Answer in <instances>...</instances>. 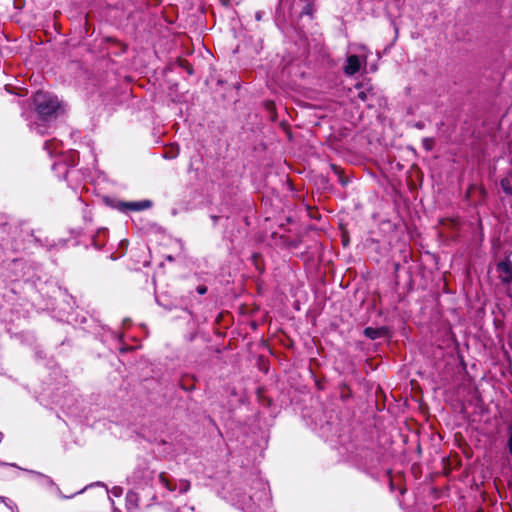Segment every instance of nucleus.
Returning <instances> with one entry per match:
<instances>
[{"mask_svg":"<svg viewBox=\"0 0 512 512\" xmlns=\"http://www.w3.org/2000/svg\"><path fill=\"white\" fill-rule=\"evenodd\" d=\"M212 218H213L214 221H216L218 219L217 216H213Z\"/></svg>","mask_w":512,"mask_h":512,"instance_id":"24","label":"nucleus"},{"mask_svg":"<svg viewBox=\"0 0 512 512\" xmlns=\"http://www.w3.org/2000/svg\"><path fill=\"white\" fill-rule=\"evenodd\" d=\"M61 142L57 140H49L45 142L44 149L48 152L50 156H53L57 153H60L59 148L61 146Z\"/></svg>","mask_w":512,"mask_h":512,"instance_id":"7","label":"nucleus"},{"mask_svg":"<svg viewBox=\"0 0 512 512\" xmlns=\"http://www.w3.org/2000/svg\"><path fill=\"white\" fill-rule=\"evenodd\" d=\"M113 512H121L119 509L113 507Z\"/></svg>","mask_w":512,"mask_h":512,"instance_id":"22","label":"nucleus"},{"mask_svg":"<svg viewBox=\"0 0 512 512\" xmlns=\"http://www.w3.org/2000/svg\"><path fill=\"white\" fill-rule=\"evenodd\" d=\"M152 206V202L150 200H142V201H114L112 207L120 212L126 213L128 211H142L149 209Z\"/></svg>","mask_w":512,"mask_h":512,"instance_id":"3","label":"nucleus"},{"mask_svg":"<svg viewBox=\"0 0 512 512\" xmlns=\"http://www.w3.org/2000/svg\"><path fill=\"white\" fill-rule=\"evenodd\" d=\"M357 89H359L357 97L363 101L367 102L372 95V89L371 87H366L364 84H360L356 86Z\"/></svg>","mask_w":512,"mask_h":512,"instance_id":"8","label":"nucleus"},{"mask_svg":"<svg viewBox=\"0 0 512 512\" xmlns=\"http://www.w3.org/2000/svg\"><path fill=\"white\" fill-rule=\"evenodd\" d=\"M349 48L353 49L357 54H350L347 56L344 73L347 76H353L360 71L362 65L366 64L369 50L366 46L360 44L350 45Z\"/></svg>","mask_w":512,"mask_h":512,"instance_id":"2","label":"nucleus"},{"mask_svg":"<svg viewBox=\"0 0 512 512\" xmlns=\"http://www.w3.org/2000/svg\"><path fill=\"white\" fill-rule=\"evenodd\" d=\"M159 481L167 488L169 491L179 490V493H186L190 489V482L184 479H181L177 482H172L169 480L164 474L159 475Z\"/></svg>","mask_w":512,"mask_h":512,"instance_id":"4","label":"nucleus"},{"mask_svg":"<svg viewBox=\"0 0 512 512\" xmlns=\"http://www.w3.org/2000/svg\"><path fill=\"white\" fill-rule=\"evenodd\" d=\"M66 173H67V169L65 168L63 171V175H66Z\"/></svg>","mask_w":512,"mask_h":512,"instance_id":"23","label":"nucleus"},{"mask_svg":"<svg viewBox=\"0 0 512 512\" xmlns=\"http://www.w3.org/2000/svg\"><path fill=\"white\" fill-rule=\"evenodd\" d=\"M1 502L4 503L6 505V507L9 508L12 512H14L16 505L13 501H11L10 499H8L6 497L0 496V503Z\"/></svg>","mask_w":512,"mask_h":512,"instance_id":"13","label":"nucleus"},{"mask_svg":"<svg viewBox=\"0 0 512 512\" xmlns=\"http://www.w3.org/2000/svg\"><path fill=\"white\" fill-rule=\"evenodd\" d=\"M2 441V434L0 433V442Z\"/></svg>","mask_w":512,"mask_h":512,"instance_id":"26","label":"nucleus"},{"mask_svg":"<svg viewBox=\"0 0 512 512\" xmlns=\"http://www.w3.org/2000/svg\"><path fill=\"white\" fill-rule=\"evenodd\" d=\"M197 292L200 295H204L207 292V287L205 285H200L197 287Z\"/></svg>","mask_w":512,"mask_h":512,"instance_id":"18","label":"nucleus"},{"mask_svg":"<svg viewBox=\"0 0 512 512\" xmlns=\"http://www.w3.org/2000/svg\"><path fill=\"white\" fill-rule=\"evenodd\" d=\"M93 243H94L95 248H97V249L102 247V244L98 243L97 240H95V239L93 240Z\"/></svg>","mask_w":512,"mask_h":512,"instance_id":"20","label":"nucleus"},{"mask_svg":"<svg viewBox=\"0 0 512 512\" xmlns=\"http://www.w3.org/2000/svg\"><path fill=\"white\" fill-rule=\"evenodd\" d=\"M364 334H365V336H367L368 338H370L372 340L377 339L380 336L379 330L372 328V327L365 328Z\"/></svg>","mask_w":512,"mask_h":512,"instance_id":"10","label":"nucleus"},{"mask_svg":"<svg viewBox=\"0 0 512 512\" xmlns=\"http://www.w3.org/2000/svg\"><path fill=\"white\" fill-rule=\"evenodd\" d=\"M97 485L104 486V484H103V483H101V482H97Z\"/></svg>","mask_w":512,"mask_h":512,"instance_id":"25","label":"nucleus"},{"mask_svg":"<svg viewBox=\"0 0 512 512\" xmlns=\"http://www.w3.org/2000/svg\"><path fill=\"white\" fill-rule=\"evenodd\" d=\"M448 222L453 226V227H457L458 226V220H454V219H450L448 220Z\"/></svg>","mask_w":512,"mask_h":512,"instance_id":"19","label":"nucleus"},{"mask_svg":"<svg viewBox=\"0 0 512 512\" xmlns=\"http://www.w3.org/2000/svg\"><path fill=\"white\" fill-rule=\"evenodd\" d=\"M33 104L42 122L56 116L60 109L58 98L48 92L38 91L35 93L33 96Z\"/></svg>","mask_w":512,"mask_h":512,"instance_id":"1","label":"nucleus"},{"mask_svg":"<svg viewBox=\"0 0 512 512\" xmlns=\"http://www.w3.org/2000/svg\"><path fill=\"white\" fill-rule=\"evenodd\" d=\"M498 271L504 282L512 281V264L509 262H501L498 264Z\"/></svg>","mask_w":512,"mask_h":512,"instance_id":"5","label":"nucleus"},{"mask_svg":"<svg viewBox=\"0 0 512 512\" xmlns=\"http://www.w3.org/2000/svg\"><path fill=\"white\" fill-rule=\"evenodd\" d=\"M32 131H35L37 134L43 135L46 132V127L42 123H35L30 126Z\"/></svg>","mask_w":512,"mask_h":512,"instance_id":"11","label":"nucleus"},{"mask_svg":"<svg viewBox=\"0 0 512 512\" xmlns=\"http://www.w3.org/2000/svg\"><path fill=\"white\" fill-rule=\"evenodd\" d=\"M507 448L512 455V423L507 427Z\"/></svg>","mask_w":512,"mask_h":512,"instance_id":"12","label":"nucleus"},{"mask_svg":"<svg viewBox=\"0 0 512 512\" xmlns=\"http://www.w3.org/2000/svg\"><path fill=\"white\" fill-rule=\"evenodd\" d=\"M30 473L35 474L37 477H39L41 479V484L42 485H47V486H53L54 485L53 480L49 476H46L44 474H41V473L35 472V471H30Z\"/></svg>","mask_w":512,"mask_h":512,"instance_id":"9","label":"nucleus"},{"mask_svg":"<svg viewBox=\"0 0 512 512\" xmlns=\"http://www.w3.org/2000/svg\"><path fill=\"white\" fill-rule=\"evenodd\" d=\"M433 145H434V141H433V139H432V138H424V139H423V147H424L426 150H432Z\"/></svg>","mask_w":512,"mask_h":512,"instance_id":"15","label":"nucleus"},{"mask_svg":"<svg viewBox=\"0 0 512 512\" xmlns=\"http://www.w3.org/2000/svg\"><path fill=\"white\" fill-rule=\"evenodd\" d=\"M76 156H77L76 151H71V152H70V158H71V159H70V163H69V165H70V166H74V165H76V161H75V157H76Z\"/></svg>","mask_w":512,"mask_h":512,"instance_id":"16","label":"nucleus"},{"mask_svg":"<svg viewBox=\"0 0 512 512\" xmlns=\"http://www.w3.org/2000/svg\"><path fill=\"white\" fill-rule=\"evenodd\" d=\"M178 155V150L177 151H170V152H166L164 157L165 158H168V159H173L175 158L176 156Z\"/></svg>","mask_w":512,"mask_h":512,"instance_id":"17","label":"nucleus"},{"mask_svg":"<svg viewBox=\"0 0 512 512\" xmlns=\"http://www.w3.org/2000/svg\"><path fill=\"white\" fill-rule=\"evenodd\" d=\"M107 492L110 493L114 497H120L123 493V489L119 486H115L110 491L107 490Z\"/></svg>","mask_w":512,"mask_h":512,"instance_id":"14","label":"nucleus"},{"mask_svg":"<svg viewBox=\"0 0 512 512\" xmlns=\"http://www.w3.org/2000/svg\"><path fill=\"white\" fill-rule=\"evenodd\" d=\"M138 501H139L138 495L133 491H129L126 495L127 510L130 512L135 510L138 507Z\"/></svg>","mask_w":512,"mask_h":512,"instance_id":"6","label":"nucleus"},{"mask_svg":"<svg viewBox=\"0 0 512 512\" xmlns=\"http://www.w3.org/2000/svg\"><path fill=\"white\" fill-rule=\"evenodd\" d=\"M58 167H62V165L60 163H54L52 166L54 170L57 169Z\"/></svg>","mask_w":512,"mask_h":512,"instance_id":"21","label":"nucleus"}]
</instances>
